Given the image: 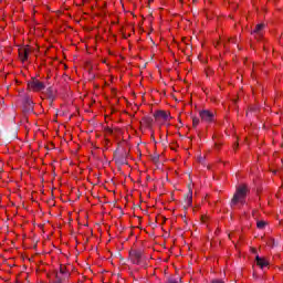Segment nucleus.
I'll return each mask as SVG.
<instances>
[{
    "mask_svg": "<svg viewBox=\"0 0 283 283\" xmlns=\"http://www.w3.org/2000/svg\"><path fill=\"white\" fill-rule=\"evenodd\" d=\"M247 196H249V186L245 184L237 186L231 200V207H244L247 205Z\"/></svg>",
    "mask_w": 283,
    "mask_h": 283,
    "instance_id": "obj_1",
    "label": "nucleus"
},
{
    "mask_svg": "<svg viewBox=\"0 0 283 283\" xmlns=\"http://www.w3.org/2000/svg\"><path fill=\"white\" fill-rule=\"evenodd\" d=\"M28 90H30V92H43V90H45V82H42L36 77H32L28 82Z\"/></svg>",
    "mask_w": 283,
    "mask_h": 283,
    "instance_id": "obj_2",
    "label": "nucleus"
},
{
    "mask_svg": "<svg viewBox=\"0 0 283 283\" xmlns=\"http://www.w3.org/2000/svg\"><path fill=\"white\" fill-rule=\"evenodd\" d=\"M199 116L203 123H213L216 120V113L211 111H200Z\"/></svg>",
    "mask_w": 283,
    "mask_h": 283,
    "instance_id": "obj_3",
    "label": "nucleus"
},
{
    "mask_svg": "<svg viewBox=\"0 0 283 283\" xmlns=\"http://www.w3.org/2000/svg\"><path fill=\"white\" fill-rule=\"evenodd\" d=\"M129 260L133 264H140V262H143V252L139 250H130Z\"/></svg>",
    "mask_w": 283,
    "mask_h": 283,
    "instance_id": "obj_4",
    "label": "nucleus"
},
{
    "mask_svg": "<svg viewBox=\"0 0 283 283\" xmlns=\"http://www.w3.org/2000/svg\"><path fill=\"white\" fill-rule=\"evenodd\" d=\"M155 118L156 120H163L164 123H169V120H171V116L169 115L168 112L165 111H158L155 114Z\"/></svg>",
    "mask_w": 283,
    "mask_h": 283,
    "instance_id": "obj_5",
    "label": "nucleus"
},
{
    "mask_svg": "<svg viewBox=\"0 0 283 283\" xmlns=\"http://www.w3.org/2000/svg\"><path fill=\"white\" fill-rule=\"evenodd\" d=\"M31 52L32 51L30 50V48L19 49V59H20V61L25 63L28 61Z\"/></svg>",
    "mask_w": 283,
    "mask_h": 283,
    "instance_id": "obj_6",
    "label": "nucleus"
},
{
    "mask_svg": "<svg viewBox=\"0 0 283 283\" xmlns=\"http://www.w3.org/2000/svg\"><path fill=\"white\" fill-rule=\"evenodd\" d=\"M262 30H264V24H256L255 29L252 31V34H254L255 39H262Z\"/></svg>",
    "mask_w": 283,
    "mask_h": 283,
    "instance_id": "obj_7",
    "label": "nucleus"
},
{
    "mask_svg": "<svg viewBox=\"0 0 283 283\" xmlns=\"http://www.w3.org/2000/svg\"><path fill=\"white\" fill-rule=\"evenodd\" d=\"M256 266H260V269L269 266V260H266L265 258L256 256Z\"/></svg>",
    "mask_w": 283,
    "mask_h": 283,
    "instance_id": "obj_8",
    "label": "nucleus"
},
{
    "mask_svg": "<svg viewBox=\"0 0 283 283\" xmlns=\"http://www.w3.org/2000/svg\"><path fill=\"white\" fill-rule=\"evenodd\" d=\"M144 123L148 126L151 127V123H154V119L151 117H145Z\"/></svg>",
    "mask_w": 283,
    "mask_h": 283,
    "instance_id": "obj_9",
    "label": "nucleus"
},
{
    "mask_svg": "<svg viewBox=\"0 0 283 283\" xmlns=\"http://www.w3.org/2000/svg\"><path fill=\"white\" fill-rule=\"evenodd\" d=\"M60 273L61 275H67V268H65V265H60Z\"/></svg>",
    "mask_w": 283,
    "mask_h": 283,
    "instance_id": "obj_10",
    "label": "nucleus"
},
{
    "mask_svg": "<svg viewBox=\"0 0 283 283\" xmlns=\"http://www.w3.org/2000/svg\"><path fill=\"white\" fill-rule=\"evenodd\" d=\"M256 227L258 229H264L266 227V221H258Z\"/></svg>",
    "mask_w": 283,
    "mask_h": 283,
    "instance_id": "obj_11",
    "label": "nucleus"
},
{
    "mask_svg": "<svg viewBox=\"0 0 283 283\" xmlns=\"http://www.w3.org/2000/svg\"><path fill=\"white\" fill-rule=\"evenodd\" d=\"M198 125H200V119L193 118L192 119V127H198Z\"/></svg>",
    "mask_w": 283,
    "mask_h": 283,
    "instance_id": "obj_12",
    "label": "nucleus"
},
{
    "mask_svg": "<svg viewBox=\"0 0 283 283\" xmlns=\"http://www.w3.org/2000/svg\"><path fill=\"white\" fill-rule=\"evenodd\" d=\"M192 200H193V197L191 196V192H190V196L188 198V205H191Z\"/></svg>",
    "mask_w": 283,
    "mask_h": 283,
    "instance_id": "obj_13",
    "label": "nucleus"
},
{
    "mask_svg": "<svg viewBox=\"0 0 283 283\" xmlns=\"http://www.w3.org/2000/svg\"><path fill=\"white\" fill-rule=\"evenodd\" d=\"M167 283H178V280H176V279H169Z\"/></svg>",
    "mask_w": 283,
    "mask_h": 283,
    "instance_id": "obj_14",
    "label": "nucleus"
},
{
    "mask_svg": "<svg viewBox=\"0 0 283 283\" xmlns=\"http://www.w3.org/2000/svg\"><path fill=\"white\" fill-rule=\"evenodd\" d=\"M211 283H224V281H222V280H212V282Z\"/></svg>",
    "mask_w": 283,
    "mask_h": 283,
    "instance_id": "obj_15",
    "label": "nucleus"
},
{
    "mask_svg": "<svg viewBox=\"0 0 283 283\" xmlns=\"http://www.w3.org/2000/svg\"><path fill=\"white\" fill-rule=\"evenodd\" d=\"M154 3V0H148V6H151Z\"/></svg>",
    "mask_w": 283,
    "mask_h": 283,
    "instance_id": "obj_16",
    "label": "nucleus"
},
{
    "mask_svg": "<svg viewBox=\"0 0 283 283\" xmlns=\"http://www.w3.org/2000/svg\"><path fill=\"white\" fill-rule=\"evenodd\" d=\"M139 83H140V85L143 84V78H140Z\"/></svg>",
    "mask_w": 283,
    "mask_h": 283,
    "instance_id": "obj_17",
    "label": "nucleus"
},
{
    "mask_svg": "<svg viewBox=\"0 0 283 283\" xmlns=\"http://www.w3.org/2000/svg\"><path fill=\"white\" fill-rule=\"evenodd\" d=\"M139 156H143V153L139 151Z\"/></svg>",
    "mask_w": 283,
    "mask_h": 283,
    "instance_id": "obj_18",
    "label": "nucleus"
},
{
    "mask_svg": "<svg viewBox=\"0 0 283 283\" xmlns=\"http://www.w3.org/2000/svg\"><path fill=\"white\" fill-rule=\"evenodd\" d=\"M179 1H180V3H182L184 0H179Z\"/></svg>",
    "mask_w": 283,
    "mask_h": 283,
    "instance_id": "obj_19",
    "label": "nucleus"
}]
</instances>
